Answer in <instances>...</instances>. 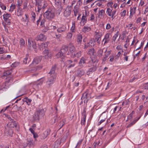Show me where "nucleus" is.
<instances>
[{"label":"nucleus","mask_w":148,"mask_h":148,"mask_svg":"<svg viewBox=\"0 0 148 148\" xmlns=\"http://www.w3.org/2000/svg\"><path fill=\"white\" fill-rule=\"evenodd\" d=\"M66 27L63 25L61 27L58 28L57 29V31L58 33H62L65 32L66 31Z\"/></svg>","instance_id":"nucleus-16"},{"label":"nucleus","mask_w":148,"mask_h":148,"mask_svg":"<svg viewBox=\"0 0 148 148\" xmlns=\"http://www.w3.org/2000/svg\"><path fill=\"white\" fill-rule=\"evenodd\" d=\"M112 10L110 8H108L107 9L106 13L109 16H111Z\"/></svg>","instance_id":"nucleus-37"},{"label":"nucleus","mask_w":148,"mask_h":148,"mask_svg":"<svg viewBox=\"0 0 148 148\" xmlns=\"http://www.w3.org/2000/svg\"><path fill=\"white\" fill-rule=\"evenodd\" d=\"M28 47H29V49H31L30 48L32 47V41H31L29 40H28Z\"/></svg>","instance_id":"nucleus-57"},{"label":"nucleus","mask_w":148,"mask_h":148,"mask_svg":"<svg viewBox=\"0 0 148 148\" xmlns=\"http://www.w3.org/2000/svg\"><path fill=\"white\" fill-rule=\"evenodd\" d=\"M54 3L55 4V6L58 7L60 5H61L60 2L59 0H55Z\"/></svg>","instance_id":"nucleus-36"},{"label":"nucleus","mask_w":148,"mask_h":148,"mask_svg":"<svg viewBox=\"0 0 148 148\" xmlns=\"http://www.w3.org/2000/svg\"><path fill=\"white\" fill-rule=\"evenodd\" d=\"M66 64L68 68L69 69L74 66L75 63L74 61H73L71 60H68L66 62Z\"/></svg>","instance_id":"nucleus-9"},{"label":"nucleus","mask_w":148,"mask_h":148,"mask_svg":"<svg viewBox=\"0 0 148 148\" xmlns=\"http://www.w3.org/2000/svg\"><path fill=\"white\" fill-rule=\"evenodd\" d=\"M48 46L47 44L46 43H42L40 45V50H43L44 49H45Z\"/></svg>","instance_id":"nucleus-25"},{"label":"nucleus","mask_w":148,"mask_h":148,"mask_svg":"<svg viewBox=\"0 0 148 148\" xmlns=\"http://www.w3.org/2000/svg\"><path fill=\"white\" fill-rule=\"evenodd\" d=\"M136 7H134L133 8H131L130 11L131 14H134L136 12Z\"/></svg>","instance_id":"nucleus-44"},{"label":"nucleus","mask_w":148,"mask_h":148,"mask_svg":"<svg viewBox=\"0 0 148 148\" xmlns=\"http://www.w3.org/2000/svg\"><path fill=\"white\" fill-rule=\"evenodd\" d=\"M36 5H38L37 11L39 12L40 11L42 8L44 9L47 6V4L45 3L44 2H42L39 0L36 1Z\"/></svg>","instance_id":"nucleus-2"},{"label":"nucleus","mask_w":148,"mask_h":148,"mask_svg":"<svg viewBox=\"0 0 148 148\" xmlns=\"http://www.w3.org/2000/svg\"><path fill=\"white\" fill-rule=\"evenodd\" d=\"M113 4V3L112 2H109L107 3V6L111 7Z\"/></svg>","instance_id":"nucleus-63"},{"label":"nucleus","mask_w":148,"mask_h":148,"mask_svg":"<svg viewBox=\"0 0 148 148\" xmlns=\"http://www.w3.org/2000/svg\"><path fill=\"white\" fill-rule=\"evenodd\" d=\"M71 6H68L64 12V16L66 17L69 16L71 14Z\"/></svg>","instance_id":"nucleus-5"},{"label":"nucleus","mask_w":148,"mask_h":148,"mask_svg":"<svg viewBox=\"0 0 148 148\" xmlns=\"http://www.w3.org/2000/svg\"><path fill=\"white\" fill-rule=\"evenodd\" d=\"M104 112L102 113L99 117V120H100L98 123V125H100L107 118V115L104 114Z\"/></svg>","instance_id":"nucleus-8"},{"label":"nucleus","mask_w":148,"mask_h":148,"mask_svg":"<svg viewBox=\"0 0 148 148\" xmlns=\"http://www.w3.org/2000/svg\"><path fill=\"white\" fill-rule=\"evenodd\" d=\"M148 12V7H147L145 9L144 12V14H147V13Z\"/></svg>","instance_id":"nucleus-64"},{"label":"nucleus","mask_w":148,"mask_h":148,"mask_svg":"<svg viewBox=\"0 0 148 148\" xmlns=\"http://www.w3.org/2000/svg\"><path fill=\"white\" fill-rule=\"evenodd\" d=\"M101 36L100 35H97L96 37L95 38V41H96L97 43L99 44L100 43V40H99V39L101 40Z\"/></svg>","instance_id":"nucleus-35"},{"label":"nucleus","mask_w":148,"mask_h":148,"mask_svg":"<svg viewBox=\"0 0 148 148\" xmlns=\"http://www.w3.org/2000/svg\"><path fill=\"white\" fill-rule=\"evenodd\" d=\"M135 123H134V122L133 121L132 122H131V123H130L127 127H131V126H132V125H134V124Z\"/></svg>","instance_id":"nucleus-53"},{"label":"nucleus","mask_w":148,"mask_h":148,"mask_svg":"<svg viewBox=\"0 0 148 148\" xmlns=\"http://www.w3.org/2000/svg\"><path fill=\"white\" fill-rule=\"evenodd\" d=\"M56 77L55 76L54 77H51L48 79L46 83L49 86H50L51 84L53 83L56 80Z\"/></svg>","instance_id":"nucleus-10"},{"label":"nucleus","mask_w":148,"mask_h":148,"mask_svg":"<svg viewBox=\"0 0 148 148\" xmlns=\"http://www.w3.org/2000/svg\"><path fill=\"white\" fill-rule=\"evenodd\" d=\"M82 39V36L81 34L79 35L77 37V41L78 43H81Z\"/></svg>","instance_id":"nucleus-31"},{"label":"nucleus","mask_w":148,"mask_h":148,"mask_svg":"<svg viewBox=\"0 0 148 148\" xmlns=\"http://www.w3.org/2000/svg\"><path fill=\"white\" fill-rule=\"evenodd\" d=\"M82 115L83 116V119H82L81 120V124L82 125H84L85 124L86 117V113L85 108H84V109L83 112L82 113Z\"/></svg>","instance_id":"nucleus-11"},{"label":"nucleus","mask_w":148,"mask_h":148,"mask_svg":"<svg viewBox=\"0 0 148 148\" xmlns=\"http://www.w3.org/2000/svg\"><path fill=\"white\" fill-rule=\"evenodd\" d=\"M134 111L131 112L128 116V119H129L130 121H132V119L133 115V114Z\"/></svg>","instance_id":"nucleus-40"},{"label":"nucleus","mask_w":148,"mask_h":148,"mask_svg":"<svg viewBox=\"0 0 148 148\" xmlns=\"http://www.w3.org/2000/svg\"><path fill=\"white\" fill-rule=\"evenodd\" d=\"M86 66L88 68V70L90 72H94L97 69L95 62H93L92 61L88 63Z\"/></svg>","instance_id":"nucleus-3"},{"label":"nucleus","mask_w":148,"mask_h":148,"mask_svg":"<svg viewBox=\"0 0 148 148\" xmlns=\"http://www.w3.org/2000/svg\"><path fill=\"white\" fill-rule=\"evenodd\" d=\"M46 38L45 36L43 34H40L36 36L35 38V40L37 41H43Z\"/></svg>","instance_id":"nucleus-13"},{"label":"nucleus","mask_w":148,"mask_h":148,"mask_svg":"<svg viewBox=\"0 0 148 148\" xmlns=\"http://www.w3.org/2000/svg\"><path fill=\"white\" fill-rule=\"evenodd\" d=\"M64 124L65 123L64 122V121H62L60 122V123L59 124V126L60 127V129L63 126Z\"/></svg>","instance_id":"nucleus-47"},{"label":"nucleus","mask_w":148,"mask_h":148,"mask_svg":"<svg viewBox=\"0 0 148 148\" xmlns=\"http://www.w3.org/2000/svg\"><path fill=\"white\" fill-rule=\"evenodd\" d=\"M110 53H111L110 51H108L107 52L105 55V57L106 58H107L108 56H109Z\"/></svg>","instance_id":"nucleus-60"},{"label":"nucleus","mask_w":148,"mask_h":148,"mask_svg":"<svg viewBox=\"0 0 148 148\" xmlns=\"http://www.w3.org/2000/svg\"><path fill=\"white\" fill-rule=\"evenodd\" d=\"M57 7L58 8V9L57 10V13H58V14L59 15L60 14L61 12L62 11L63 8L61 5H60L59 6Z\"/></svg>","instance_id":"nucleus-39"},{"label":"nucleus","mask_w":148,"mask_h":148,"mask_svg":"<svg viewBox=\"0 0 148 148\" xmlns=\"http://www.w3.org/2000/svg\"><path fill=\"white\" fill-rule=\"evenodd\" d=\"M95 53V49L94 48H92L89 49L88 52V54L90 56L93 55Z\"/></svg>","instance_id":"nucleus-30"},{"label":"nucleus","mask_w":148,"mask_h":148,"mask_svg":"<svg viewBox=\"0 0 148 148\" xmlns=\"http://www.w3.org/2000/svg\"><path fill=\"white\" fill-rule=\"evenodd\" d=\"M17 5L18 6V7H20L21 5L22 4V1H19L18 0V1H17Z\"/></svg>","instance_id":"nucleus-50"},{"label":"nucleus","mask_w":148,"mask_h":148,"mask_svg":"<svg viewBox=\"0 0 148 148\" xmlns=\"http://www.w3.org/2000/svg\"><path fill=\"white\" fill-rule=\"evenodd\" d=\"M1 7L3 10H5L6 8V6L3 4L1 3L0 4Z\"/></svg>","instance_id":"nucleus-49"},{"label":"nucleus","mask_w":148,"mask_h":148,"mask_svg":"<svg viewBox=\"0 0 148 148\" xmlns=\"http://www.w3.org/2000/svg\"><path fill=\"white\" fill-rule=\"evenodd\" d=\"M12 73V71L11 70H8L5 71L2 77L6 76L11 74Z\"/></svg>","instance_id":"nucleus-29"},{"label":"nucleus","mask_w":148,"mask_h":148,"mask_svg":"<svg viewBox=\"0 0 148 148\" xmlns=\"http://www.w3.org/2000/svg\"><path fill=\"white\" fill-rule=\"evenodd\" d=\"M98 53V55L99 57H101L102 56V54L103 53V50L102 49H99L97 52Z\"/></svg>","instance_id":"nucleus-33"},{"label":"nucleus","mask_w":148,"mask_h":148,"mask_svg":"<svg viewBox=\"0 0 148 148\" xmlns=\"http://www.w3.org/2000/svg\"><path fill=\"white\" fill-rule=\"evenodd\" d=\"M44 16L49 20H51L55 16V12L52 9H48L44 13Z\"/></svg>","instance_id":"nucleus-1"},{"label":"nucleus","mask_w":148,"mask_h":148,"mask_svg":"<svg viewBox=\"0 0 148 148\" xmlns=\"http://www.w3.org/2000/svg\"><path fill=\"white\" fill-rule=\"evenodd\" d=\"M15 5L14 4H12L10 6V9L9 10V12H12L13 10L15 9Z\"/></svg>","instance_id":"nucleus-41"},{"label":"nucleus","mask_w":148,"mask_h":148,"mask_svg":"<svg viewBox=\"0 0 148 148\" xmlns=\"http://www.w3.org/2000/svg\"><path fill=\"white\" fill-rule=\"evenodd\" d=\"M8 133L9 135L10 136H12L13 133L12 130L10 128H8Z\"/></svg>","instance_id":"nucleus-38"},{"label":"nucleus","mask_w":148,"mask_h":148,"mask_svg":"<svg viewBox=\"0 0 148 148\" xmlns=\"http://www.w3.org/2000/svg\"><path fill=\"white\" fill-rule=\"evenodd\" d=\"M141 116L137 118V117H136L134 120L133 121L134 122V123H136L140 118Z\"/></svg>","instance_id":"nucleus-59"},{"label":"nucleus","mask_w":148,"mask_h":148,"mask_svg":"<svg viewBox=\"0 0 148 148\" xmlns=\"http://www.w3.org/2000/svg\"><path fill=\"white\" fill-rule=\"evenodd\" d=\"M91 30V28L89 27L84 26L82 29V31L84 33L88 32Z\"/></svg>","instance_id":"nucleus-27"},{"label":"nucleus","mask_w":148,"mask_h":148,"mask_svg":"<svg viewBox=\"0 0 148 148\" xmlns=\"http://www.w3.org/2000/svg\"><path fill=\"white\" fill-rule=\"evenodd\" d=\"M68 50V47L66 46H63L61 49L60 51L64 55L66 53Z\"/></svg>","instance_id":"nucleus-18"},{"label":"nucleus","mask_w":148,"mask_h":148,"mask_svg":"<svg viewBox=\"0 0 148 148\" xmlns=\"http://www.w3.org/2000/svg\"><path fill=\"white\" fill-rule=\"evenodd\" d=\"M85 73L84 70L79 69L77 71V75L79 77H80L83 75Z\"/></svg>","instance_id":"nucleus-15"},{"label":"nucleus","mask_w":148,"mask_h":148,"mask_svg":"<svg viewBox=\"0 0 148 148\" xmlns=\"http://www.w3.org/2000/svg\"><path fill=\"white\" fill-rule=\"evenodd\" d=\"M87 19L86 16H85L84 15H83L81 19V21L80 22V24L81 25H84L87 22Z\"/></svg>","instance_id":"nucleus-19"},{"label":"nucleus","mask_w":148,"mask_h":148,"mask_svg":"<svg viewBox=\"0 0 148 148\" xmlns=\"http://www.w3.org/2000/svg\"><path fill=\"white\" fill-rule=\"evenodd\" d=\"M50 132L51 130L50 129H47L45 132L44 133L42 134V136L45 135L44 137H42V139H44L46 138L50 134Z\"/></svg>","instance_id":"nucleus-21"},{"label":"nucleus","mask_w":148,"mask_h":148,"mask_svg":"<svg viewBox=\"0 0 148 148\" xmlns=\"http://www.w3.org/2000/svg\"><path fill=\"white\" fill-rule=\"evenodd\" d=\"M32 17H31L32 21L33 22L35 23V21L36 18V14L34 12H32L31 13Z\"/></svg>","instance_id":"nucleus-32"},{"label":"nucleus","mask_w":148,"mask_h":148,"mask_svg":"<svg viewBox=\"0 0 148 148\" xmlns=\"http://www.w3.org/2000/svg\"><path fill=\"white\" fill-rule=\"evenodd\" d=\"M105 13L104 10H100L99 12V15L101 16H102L103 14Z\"/></svg>","instance_id":"nucleus-51"},{"label":"nucleus","mask_w":148,"mask_h":148,"mask_svg":"<svg viewBox=\"0 0 148 148\" xmlns=\"http://www.w3.org/2000/svg\"><path fill=\"white\" fill-rule=\"evenodd\" d=\"M92 47V45L89 44V43H87L86 44H85L84 46V48H88L89 47H90V46Z\"/></svg>","instance_id":"nucleus-54"},{"label":"nucleus","mask_w":148,"mask_h":148,"mask_svg":"<svg viewBox=\"0 0 148 148\" xmlns=\"http://www.w3.org/2000/svg\"><path fill=\"white\" fill-rule=\"evenodd\" d=\"M86 63V59L83 57L81 58L80 61L79 62V65L80 66L82 67L84 66L83 64Z\"/></svg>","instance_id":"nucleus-20"},{"label":"nucleus","mask_w":148,"mask_h":148,"mask_svg":"<svg viewBox=\"0 0 148 148\" xmlns=\"http://www.w3.org/2000/svg\"><path fill=\"white\" fill-rule=\"evenodd\" d=\"M43 53L45 55V56L46 58V56H47L49 54V51L48 50H46V49H45L44 51H43Z\"/></svg>","instance_id":"nucleus-45"},{"label":"nucleus","mask_w":148,"mask_h":148,"mask_svg":"<svg viewBox=\"0 0 148 148\" xmlns=\"http://www.w3.org/2000/svg\"><path fill=\"white\" fill-rule=\"evenodd\" d=\"M78 12V10L77 9H76L74 12V16H76L77 14V13Z\"/></svg>","instance_id":"nucleus-62"},{"label":"nucleus","mask_w":148,"mask_h":148,"mask_svg":"<svg viewBox=\"0 0 148 148\" xmlns=\"http://www.w3.org/2000/svg\"><path fill=\"white\" fill-rule=\"evenodd\" d=\"M20 45L21 48L25 47V41L23 38H21L20 39Z\"/></svg>","instance_id":"nucleus-22"},{"label":"nucleus","mask_w":148,"mask_h":148,"mask_svg":"<svg viewBox=\"0 0 148 148\" xmlns=\"http://www.w3.org/2000/svg\"><path fill=\"white\" fill-rule=\"evenodd\" d=\"M110 34L108 33H107L105 35L104 38L102 40V42H103L104 40H105L104 43V45L109 42L110 41Z\"/></svg>","instance_id":"nucleus-12"},{"label":"nucleus","mask_w":148,"mask_h":148,"mask_svg":"<svg viewBox=\"0 0 148 148\" xmlns=\"http://www.w3.org/2000/svg\"><path fill=\"white\" fill-rule=\"evenodd\" d=\"M72 36V34L71 33H69L67 35V37L68 38H71Z\"/></svg>","instance_id":"nucleus-58"},{"label":"nucleus","mask_w":148,"mask_h":148,"mask_svg":"<svg viewBox=\"0 0 148 148\" xmlns=\"http://www.w3.org/2000/svg\"><path fill=\"white\" fill-rule=\"evenodd\" d=\"M121 54V53L120 51H119L118 52L117 54L115 56V59H118L119 58Z\"/></svg>","instance_id":"nucleus-52"},{"label":"nucleus","mask_w":148,"mask_h":148,"mask_svg":"<svg viewBox=\"0 0 148 148\" xmlns=\"http://www.w3.org/2000/svg\"><path fill=\"white\" fill-rule=\"evenodd\" d=\"M42 69V67L40 66H37L33 68L30 70L31 72H34L37 71H39Z\"/></svg>","instance_id":"nucleus-24"},{"label":"nucleus","mask_w":148,"mask_h":148,"mask_svg":"<svg viewBox=\"0 0 148 148\" xmlns=\"http://www.w3.org/2000/svg\"><path fill=\"white\" fill-rule=\"evenodd\" d=\"M75 23H73L72 24V26L71 28V31L72 32H75Z\"/></svg>","instance_id":"nucleus-48"},{"label":"nucleus","mask_w":148,"mask_h":148,"mask_svg":"<svg viewBox=\"0 0 148 148\" xmlns=\"http://www.w3.org/2000/svg\"><path fill=\"white\" fill-rule=\"evenodd\" d=\"M22 10L20 7L18 8L17 12V15L18 16H21L23 14V12L22 11Z\"/></svg>","instance_id":"nucleus-23"},{"label":"nucleus","mask_w":148,"mask_h":148,"mask_svg":"<svg viewBox=\"0 0 148 148\" xmlns=\"http://www.w3.org/2000/svg\"><path fill=\"white\" fill-rule=\"evenodd\" d=\"M41 60V57H37L35 58L32 64H38L40 62Z\"/></svg>","instance_id":"nucleus-17"},{"label":"nucleus","mask_w":148,"mask_h":148,"mask_svg":"<svg viewBox=\"0 0 148 148\" xmlns=\"http://www.w3.org/2000/svg\"><path fill=\"white\" fill-rule=\"evenodd\" d=\"M3 16L4 20L6 22V24L10 25L11 23L10 20L9 18L11 17V15L10 14L6 13V14H3Z\"/></svg>","instance_id":"nucleus-6"},{"label":"nucleus","mask_w":148,"mask_h":148,"mask_svg":"<svg viewBox=\"0 0 148 148\" xmlns=\"http://www.w3.org/2000/svg\"><path fill=\"white\" fill-rule=\"evenodd\" d=\"M45 112V111L43 109H38L36 112V114L40 116H42L44 115Z\"/></svg>","instance_id":"nucleus-14"},{"label":"nucleus","mask_w":148,"mask_h":148,"mask_svg":"<svg viewBox=\"0 0 148 148\" xmlns=\"http://www.w3.org/2000/svg\"><path fill=\"white\" fill-rule=\"evenodd\" d=\"M29 56V55L27 54L25 58H24L23 60V62L24 64H26L29 62V60L28 58Z\"/></svg>","instance_id":"nucleus-26"},{"label":"nucleus","mask_w":148,"mask_h":148,"mask_svg":"<svg viewBox=\"0 0 148 148\" xmlns=\"http://www.w3.org/2000/svg\"><path fill=\"white\" fill-rule=\"evenodd\" d=\"M33 118L34 120H39L40 118V116L39 115H37L36 114V112L33 116Z\"/></svg>","instance_id":"nucleus-34"},{"label":"nucleus","mask_w":148,"mask_h":148,"mask_svg":"<svg viewBox=\"0 0 148 148\" xmlns=\"http://www.w3.org/2000/svg\"><path fill=\"white\" fill-rule=\"evenodd\" d=\"M32 101V100L30 99H29L28 98L27 99V101L26 103L28 105H29L30 104V103Z\"/></svg>","instance_id":"nucleus-56"},{"label":"nucleus","mask_w":148,"mask_h":148,"mask_svg":"<svg viewBox=\"0 0 148 148\" xmlns=\"http://www.w3.org/2000/svg\"><path fill=\"white\" fill-rule=\"evenodd\" d=\"M57 67L56 64H55L52 66L51 69L49 73L51 77H56V74L55 73V70Z\"/></svg>","instance_id":"nucleus-7"},{"label":"nucleus","mask_w":148,"mask_h":148,"mask_svg":"<svg viewBox=\"0 0 148 148\" xmlns=\"http://www.w3.org/2000/svg\"><path fill=\"white\" fill-rule=\"evenodd\" d=\"M32 47L34 50L35 51H36V49L37 46H36V43L35 42L32 41Z\"/></svg>","instance_id":"nucleus-42"},{"label":"nucleus","mask_w":148,"mask_h":148,"mask_svg":"<svg viewBox=\"0 0 148 148\" xmlns=\"http://www.w3.org/2000/svg\"><path fill=\"white\" fill-rule=\"evenodd\" d=\"M64 54L60 51L57 53L56 55V56L57 58H60Z\"/></svg>","instance_id":"nucleus-46"},{"label":"nucleus","mask_w":148,"mask_h":148,"mask_svg":"<svg viewBox=\"0 0 148 148\" xmlns=\"http://www.w3.org/2000/svg\"><path fill=\"white\" fill-rule=\"evenodd\" d=\"M17 127H18L17 122L15 121H12L7 124L6 126H5V131H8V128H11L15 127L16 129Z\"/></svg>","instance_id":"nucleus-4"},{"label":"nucleus","mask_w":148,"mask_h":148,"mask_svg":"<svg viewBox=\"0 0 148 148\" xmlns=\"http://www.w3.org/2000/svg\"><path fill=\"white\" fill-rule=\"evenodd\" d=\"M6 117L8 119H9L11 122H12V121H13V120L12 119L10 116L9 115H6Z\"/></svg>","instance_id":"nucleus-55"},{"label":"nucleus","mask_w":148,"mask_h":148,"mask_svg":"<svg viewBox=\"0 0 148 148\" xmlns=\"http://www.w3.org/2000/svg\"><path fill=\"white\" fill-rule=\"evenodd\" d=\"M116 12V10H114L112 12V18H114L113 16H114Z\"/></svg>","instance_id":"nucleus-61"},{"label":"nucleus","mask_w":148,"mask_h":148,"mask_svg":"<svg viewBox=\"0 0 148 148\" xmlns=\"http://www.w3.org/2000/svg\"><path fill=\"white\" fill-rule=\"evenodd\" d=\"M81 51H80L76 53H74V56L77 57L79 58L81 56Z\"/></svg>","instance_id":"nucleus-43"},{"label":"nucleus","mask_w":148,"mask_h":148,"mask_svg":"<svg viewBox=\"0 0 148 148\" xmlns=\"http://www.w3.org/2000/svg\"><path fill=\"white\" fill-rule=\"evenodd\" d=\"M75 48L74 46L70 45L69 47V51L71 53H73L75 51Z\"/></svg>","instance_id":"nucleus-28"}]
</instances>
